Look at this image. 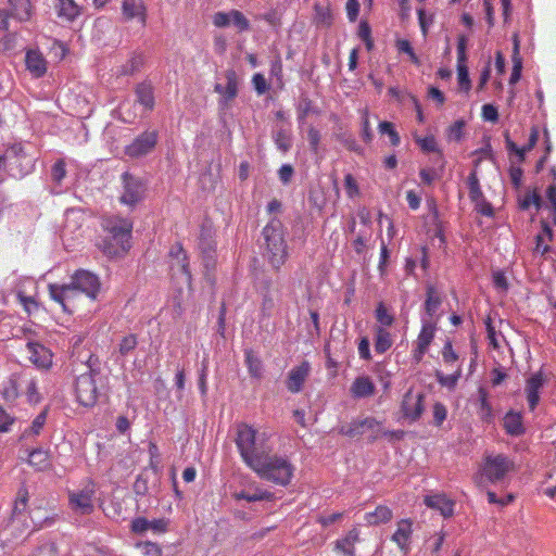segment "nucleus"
I'll return each mask as SVG.
<instances>
[{
  "label": "nucleus",
  "instance_id": "47",
  "mask_svg": "<svg viewBox=\"0 0 556 556\" xmlns=\"http://www.w3.org/2000/svg\"><path fill=\"white\" fill-rule=\"evenodd\" d=\"M144 64V56L141 53L135 54L130 58V60L125 64L122 73L124 75H132L138 72Z\"/></svg>",
  "mask_w": 556,
  "mask_h": 556
},
{
  "label": "nucleus",
  "instance_id": "36",
  "mask_svg": "<svg viewBox=\"0 0 556 556\" xmlns=\"http://www.w3.org/2000/svg\"><path fill=\"white\" fill-rule=\"evenodd\" d=\"M244 362L252 378H262L263 364L260 357L255 355L253 350L248 349L244 351Z\"/></svg>",
  "mask_w": 556,
  "mask_h": 556
},
{
  "label": "nucleus",
  "instance_id": "2",
  "mask_svg": "<svg viewBox=\"0 0 556 556\" xmlns=\"http://www.w3.org/2000/svg\"><path fill=\"white\" fill-rule=\"evenodd\" d=\"M262 235L265 241L264 257L275 270H279L289 256L282 223L278 218H271L263 228Z\"/></svg>",
  "mask_w": 556,
  "mask_h": 556
},
{
  "label": "nucleus",
  "instance_id": "5",
  "mask_svg": "<svg viewBox=\"0 0 556 556\" xmlns=\"http://www.w3.org/2000/svg\"><path fill=\"white\" fill-rule=\"evenodd\" d=\"M516 470L513 459L504 454L484 455L479 471L475 475V483L483 488L486 482H503L506 476Z\"/></svg>",
  "mask_w": 556,
  "mask_h": 556
},
{
  "label": "nucleus",
  "instance_id": "7",
  "mask_svg": "<svg viewBox=\"0 0 556 556\" xmlns=\"http://www.w3.org/2000/svg\"><path fill=\"white\" fill-rule=\"evenodd\" d=\"M121 179L123 191L119 195V202L130 207L136 206L144 198V182L141 178L129 173H124Z\"/></svg>",
  "mask_w": 556,
  "mask_h": 556
},
{
  "label": "nucleus",
  "instance_id": "33",
  "mask_svg": "<svg viewBox=\"0 0 556 556\" xmlns=\"http://www.w3.org/2000/svg\"><path fill=\"white\" fill-rule=\"evenodd\" d=\"M392 517L393 513L388 506L379 505L374 511L366 513L364 519L367 525L377 526L389 522Z\"/></svg>",
  "mask_w": 556,
  "mask_h": 556
},
{
  "label": "nucleus",
  "instance_id": "40",
  "mask_svg": "<svg viewBox=\"0 0 556 556\" xmlns=\"http://www.w3.org/2000/svg\"><path fill=\"white\" fill-rule=\"evenodd\" d=\"M462 377V366L456 365L454 371L451 375H444L442 371H435L437 381L448 389H454Z\"/></svg>",
  "mask_w": 556,
  "mask_h": 556
},
{
  "label": "nucleus",
  "instance_id": "6",
  "mask_svg": "<svg viewBox=\"0 0 556 556\" xmlns=\"http://www.w3.org/2000/svg\"><path fill=\"white\" fill-rule=\"evenodd\" d=\"M97 359L93 355L89 356L88 368L85 374L79 375L74 382V394L79 405L84 407H93L99 399V389L96 383L98 370L93 368Z\"/></svg>",
  "mask_w": 556,
  "mask_h": 556
},
{
  "label": "nucleus",
  "instance_id": "58",
  "mask_svg": "<svg viewBox=\"0 0 556 556\" xmlns=\"http://www.w3.org/2000/svg\"><path fill=\"white\" fill-rule=\"evenodd\" d=\"M51 176L54 182L61 184L66 176V168L64 160H58L51 169Z\"/></svg>",
  "mask_w": 556,
  "mask_h": 556
},
{
  "label": "nucleus",
  "instance_id": "54",
  "mask_svg": "<svg viewBox=\"0 0 556 556\" xmlns=\"http://www.w3.org/2000/svg\"><path fill=\"white\" fill-rule=\"evenodd\" d=\"M396 48L399 52L406 53L414 64L419 65L420 61L407 39L397 40Z\"/></svg>",
  "mask_w": 556,
  "mask_h": 556
},
{
  "label": "nucleus",
  "instance_id": "61",
  "mask_svg": "<svg viewBox=\"0 0 556 556\" xmlns=\"http://www.w3.org/2000/svg\"><path fill=\"white\" fill-rule=\"evenodd\" d=\"M14 422L15 418L0 405V432H9Z\"/></svg>",
  "mask_w": 556,
  "mask_h": 556
},
{
  "label": "nucleus",
  "instance_id": "35",
  "mask_svg": "<svg viewBox=\"0 0 556 556\" xmlns=\"http://www.w3.org/2000/svg\"><path fill=\"white\" fill-rule=\"evenodd\" d=\"M233 497L236 500H244L248 502L271 501L274 498V494L267 490L255 488L253 491L243 490L241 492H237L233 494Z\"/></svg>",
  "mask_w": 556,
  "mask_h": 556
},
{
  "label": "nucleus",
  "instance_id": "43",
  "mask_svg": "<svg viewBox=\"0 0 556 556\" xmlns=\"http://www.w3.org/2000/svg\"><path fill=\"white\" fill-rule=\"evenodd\" d=\"M479 396V415L483 421H490L492 419V407L488 401V392L485 389L480 388L478 390Z\"/></svg>",
  "mask_w": 556,
  "mask_h": 556
},
{
  "label": "nucleus",
  "instance_id": "64",
  "mask_svg": "<svg viewBox=\"0 0 556 556\" xmlns=\"http://www.w3.org/2000/svg\"><path fill=\"white\" fill-rule=\"evenodd\" d=\"M213 24L219 28L229 26L231 24V11L216 12L213 15Z\"/></svg>",
  "mask_w": 556,
  "mask_h": 556
},
{
  "label": "nucleus",
  "instance_id": "50",
  "mask_svg": "<svg viewBox=\"0 0 556 556\" xmlns=\"http://www.w3.org/2000/svg\"><path fill=\"white\" fill-rule=\"evenodd\" d=\"M16 296L20 304L23 306L27 314H30L34 309L38 308V303L36 300L30 295H26L23 290H17Z\"/></svg>",
  "mask_w": 556,
  "mask_h": 556
},
{
  "label": "nucleus",
  "instance_id": "8",
  "mask_svg": "<svg viewBox=\"0 0 556 556\" xmlns=\"http://www.w3.org/2000/svg\"><path fill=\"white\" fill-rule=\"evenodd\" d=\"M48 291L50 298L61 305L63 312L72 313L76 308L79 291L72 282L68 285L50 283Z\"/></svg>",
  "mask_w": 556,
  "mask_h": 556
},
{
  "label": "nucleus",
  "instance_id": "37",
  "mask_svg": "<svg viewBox=\"0 0 556 556\" xmlns=\"http://www.w3.org/2000/svg\"><path fill=\"white\" fill-rule=\"evenodd\" d=\"M442 303L441 296L432 285L427 286V298L425 301L426 314L431 318Z\"/></svg>",
  "mask_w": 556,
  "mask_h": 556
},
{
  "label": "nucleus",
  "instance_id": "41",
  "mask_svg": "<svg viewBox=\"0 0 556 556\" xmlns=\"http://www.w3.org/2000/svg\"><path fill=\"white\" fill-rule=\"evenodd\" d=\"M26 386L24 388L23 395L26 396V400L29 404H37L40 402L41 396L38 391L37 380L35 377L28 374L27 380L25 381Z\"/></svg>",
  "mask_w": 556,
  "mask_h": 556
},
{
  "label": "nucleus",
  "instance_id": "1",
  "mask_svg": "<svg viewBox=\"0 0 556 556\" xmlns=\"http://www.w3.org/2000/svg\"><path fill=\"white\" fill-rule=\"evenodd\" d=\"M250 468L262 480L279 486L289 485L295 470V467L287 456L273 454L271 450Z\"/></svg>",
  "mask_w": 556,
  "mask_h": 556
},
{
  "label": "nucleus",
  "instance_id": "27",
  "mask_svg": "<svg viewBox=\"0 0 556 556\" xmlns=\"http://www.w3.org/2000/svg\"><path fill=\"white\" fill-rule=\"evenodd\" d=\"M376 387L368 376H359L352 382L350 392L354 399L369 397L375 394Z\"/></svg>",
  "mask_w": 556,
  "mask_h": 556
},
{
  "label": "nucleus",
  "instance_id": "60",
  "mask_svg": "<svg viewBox=\"0 0 556 556\" xmlns=\"http://www.w3.org/2000/svg\"><path fill=\"white\" fill-rule=\"evenodd\" d=\"M467 38L464 35L457 38V65L466 64L467 62Z\"/></svg>",
  "mask_w": 556,
  "mask_h": 556
},
{
  "label": "nucleus",
  "instance_id": "14",
  "mask_svg": "<svg viewBox=\"0 0 556 556\" xmlns=\"http://www.w3.org/2000/svg\"><path fill=\"white\" fill-rule=\"evenodd\" d=\"M434 334L435 326L429 320H424L420 332L415 343V349L412 352V357L415 363L418 364L422 361L425 354L428 352L431 342L434 339Z\"/></svg>",
  "mask_w": 556,
  "mask_h": 556
},
{
  "label": "nucleus",
  "instance_id": "51",
  "mask_svg": "<svg viewBox=\"0 0 556 556\" xmlns=\"http://www.w3.org/2000/svg\"><path fill=\"white\" fill-rule=\"evenodd\" d=\"M59 551L54 542H46L38 546L29 556H58Z\"/></svg>",
  "mask_w": 556,
  "mask_h": 556
},
{
  "label": "nucleus",
  "instance_id": "24",
  "mask_svg": "<svg viewBox=\"0 0 556 556\" xmlns=\"http://www.w3.org/2000/svg\"><path fill=\"white\" fill-rule=\"evenodd\" d=\"M25 65L35 78H40L47 73V61L39 50H28L26 52Z\"/></svg>",
  "mask_w": 556,
  "mask_h": 556
},
{
  "label": "nucleus",
  "instance_id": "21",
  "mask_svg": "<svg viewBox=\"0 0 556 556\" xmlns=\"http://www.w3.org/2000/svg\"><path fill=\"white\" fill-rule=\"evenodd\" d=\"M359 534V529L353 527L344 536L334 542L333 552L341 556H356L355 545L361 541Z\"/></svg>",
  "mask_w": 556,
  "mask_h": 556
},
{
  "label": "nucleus",
  "instance_id": "48",
  "mask_svg": "<svg viewBox=\"0 0 556 556\" xmlns=\"http://www.w3.org/2000/svg\"><path fill=\"white\" fill-rule=\"evenodd\" d=\"M340 433L350 438L364 434L365 430L363 429V419L354 420L350 425L341 427Z\"/></svg>",
  "mask_w": 556,
  "mask_h": 556
},
{
  "label": "nucleus",
  "instance_id": "49",
  "mask_svg": "<svg viewBox=\"0 0 556 556\" xmlns=\"http://www.w3.org/2000/svg\"><path fill=\"white\" fill-rule=\"evenodd\" d=\"M376 319L384 327H389L393 324L394 317L390 314L383 303H379L376 308Z\"/></svg>",
  "mask_w": 556,
  "mask_h": 556
},
{
  "label": "nucleus",
  "instance_id": "52",
  "mask_svg": "<svg viewBox=\"0 0 556 556\" xmlns=\"http://www.w3.org/2000/svg\"><path fill=\"white\" fill-rule=\"evenodd\" d=\"M231 24H233L239 31H247L250 28L249 20L238 10H231Z\"/></svg>",
  "mask_w": 556,
  "mask_h": 556
},
{
  "label": "nucleus",
  "instance_id": "34",
  "mask_svg": "<svg viewBox=\"0 0 556 556\" xmlns=\"http://www.w3.org/2000/svg\"><path fill=\"white\" fill-rule=\"evenodd\" d=\"M504 429L510 435H520L525 432L522 416L519 413L508 412L504 417Z\"/></svg>",
  "mask_w": 556,
  "mask_h": 556
},
{
  "label": "nucleus",
  "instance_id": "29",
  "mask_svg": "<svg viewBox=\"0 0 556 556\" xmlns=\"http://www.w3.org/2000/svg\"><path fill=\"white\" fill-rule=\"evenodd\" d=\"M363 429L365 430V433H370V441H376L381 437L399 438L395 431L383 430L382 422L374 417H366L363 419Z\"/></svg>",
  "mask_w": 556,
  "mask_h": 556
},
{
  "label": "nucleus",
  "instance_id": "39",
  "mask_svg": "<svg viewBox=\"0 0 556 556\" xmlns=\"http://www.w3.org/2000/svg\"><path fill=\"white\" fill-rule=\"evenodd\" d=\"M392 338L388 330L383 327L376 329L375 351L379 354H383L392 346Z\"/></svg>",
  "mask_w": 556,
  "mask_h": 556
},
{
  "label": "nucleus",
  "instance_id": "44",
  "mask_svg": "<svg viewBox=\"0 0 556 556\" xmlns=\"http://www.w3.org/2000/svg\"><path fill=\"white\" fill-rule=\"evenodd\" d=\"M415 141L424 152H437L442 156V152L438 147L434 136L415 137Z\"/></svg>",
  "mask_w": 556,
  "mask_h": 556
},
{
  "label": "nucleus",
  "instance_id": "22",
  "mask_svg": "<svg viewBox=\"0 0 556 556\" xmlns=\"http://www.w3.org/2000/svg\"><path fill=\"white\" fill-rule=\"evenodd\" d=\"M544 378L542 372H535L526 381V396L530 410H534L540 402V390L543 388Z\"/></svg>",
  "mask_w": 556,
  "mask_h": 556
},
{
  "label": "nucleus",
  "instance_id": "10",
  "mask_svg": "<svg viewBox=\"0 0 556 556\" xmlns=\"http://www.w3.org/2000/svg\"><path fill=\"white\" fill-rule=\"evenodd\" d=\"M157 140L159 132L156 130H146L125 148V153L130 157H141L154 150Z\"/></svg>",
  "mask_w": 556,
  "mask_h": 556
},
{
  "label": "nucleus",
  "instance_id": "30",
  "mask_svg": "<svg viewBox=\"0 0 556 556\" xmlns=\"http://www.w3.org/2000/svg\"><path fill=\"white\" fill-rule=\"evenodd\" d=\"M54 8L58 16L67 22H73L80 14V9L74 0H55Z\"/></svg>",
  "mask_w": 556,
  "mask_h": 556
},
{
  "label": "nucleus",
  "instance_id": "12",
  "mask_svg": "<svg viewBox=\"0 0 556 556\" xmlns=\"http://www.w3.org/2000/svg\"><path fill=\"white\" fill-rule=\"evenodd\" d=\"M71 282L78 291L85 293L91 300H96L100 290L98 276L88 270L78 269L73 274Z\"/></svg>",
  "mask_w": 556,
  "mask_h": 556
},
{
  "label": "nucleus",
  "instance_id": "17",
  "mask_svg": "<svg viewBox=\"0 0 556 556\" xmlns=\"http://www.w3.org/2000/svg\"><path fill=\"white\" fill-rule=\"evenodd\" d=\"M26 351L29 361L40 369H49L53 363L52 352L38 342H27Z\"/></svg>",
  "mask_w": 556,
  "mask_h": 556
},
{
  "label": "nucleus",
  "instance_id": "45",
  "mask_svg": "<svg viewBox=\"0 0 556 556\" xmlns=\"http://www.w3.org/2000/svg\"><path fill=\"white\" fill-rule=\"evenodd\" d=\"M46 419H47V410H43L39 415L36 416V418L33 420L30 427L23 432L22 437L26 438L30 434L38 435L41 432V430L46 424Z\"/></svg>",
  "mask_w": 556,
  "mask_h": 556
},
{
  "label": "nucleus",
  "instance_id": "31",
  "mask_svg": "<svg viewBox=\"0 0 556 556\" xmlns=\"http://www.w3.org/2000/svg\"><path fill=\"white\" fill-rule=\"evenodd\" d=\"M27 463L37 471H45L51 468L49 452L36 448L28 454Z\"/></svg>",
  "mask_w": 556,
  "mask_h": 556
},
{
  "label": "nucleus",
  "instance_id": "46",
  "mask_svg": "<svg viewBox=\"0 0 556 556\" xmlns=\"http://www.w3.org/2000/svg\"><path fill=\"white\" fill-rule=\"evenodd\" d=\"M199 248L203 254V257L206 262V266L210 265V262H213L215 254V245L213 241L206 239L203 235L200 238Z\"/></svg>",
  "mask_w": 556,
  "mask_h": 556
},
{
  "label": "nucleus",
  "instance_id": "62",
  "mask_svg": "<svg viewBox=\"0 0 556 556\" xmlns=\"http://www.w3.org/2000/svg\"><path fill=\"white\" fill-rule=\"evenodd\" d=\"M28 502V492L25 488H22L17 492V496L14 503V513H22L25 510Z\"/></svg>",
  "mask_w": 556,
  "mask_h": 556
},
{
  "label": "nucleus",
  "instance_id": "20",
  "mask_svg": "<svg viewBox=\"0 0 556 556\" xmlns=\"http://www.w3.org/2000/svg\"><path fill=\"white\" fill-rule=\"evenodd\" d=\"M311 372V364L303 361L299 366L293 367L287 376L286 387L291 393H299Z\"/></svg>",
  "mask_w": 556,
  "mask_h": 556
},
{
  "label": "nucleus",
  "instance_id": "42",
  "mask_svg": "<svg viewBox=\"0 0 556 556\" xmlns=\"http://www.w3.org/2000/svg\"><path fill=\"white\" fill-rule=\"evenodd\" d=\"M468 188H469V198L472 202H480L483 200V192L480 188L479 179L476 172L469 174L467 179Z\"/></svg>",
  "mask_w": 556,
  "mask_h": 556
},
{
  "label": "nucleus",
  "instance_id": "32",
  "mask_svg": "<svg viewBox=\"0 0 556 556\" xmlns=\"http://www.w3.org/2000/svg\"><path fill=\"white\" fill-rule=\"evenodd\" d=\"M553 240V230L551 226L542 222V229L535 236L534 253L545 255L549 251V242Z\"/></svg>",
  "mask_w": 556,
  "mask_h": 556
},
{
  "label": "nucleus",
  "instance_id": "18",
  "mask_svg": "<svg viewBox=\"0 0 556 556\" xmlns=\"http://www.w3.org/2000/svg\"><path fill=\"white\" fill-rule=\"evenodd\" d=\"M413 535V520L404 518L397 521L396 530L391 536V541L396 544L403 554H408L410 551V542Z\"/></svg>",
  "mask_w": 556,
  "mask_h": 556
},
{
  "label": "nucleus",
  "instance_id": "13",
  "mask_svg": "<svg viewBox=\"0 0 556 556\" xmlns=\"http://www.w3.org/2000/svg\"><path fill=\"white\" fill-rule=\"evenodd\" d=\"M27 376V372H15L2 382L0 393L7 402H14L23 395Z\"/></svg>",
  "mask_w": 556,
  "mask_h": 556
},
{
  "label": "nucleus",
  "instance_id": "15",
  "mask_svg": "<svg viewBox=\"0 0 556 556\" xmlns=\"http://www.w3.org/2000/svg\"><path fill=\"white\" fill-rule=\"evenodd\" d=\"M170 261V270L174 274L180 273L185 276V281L187 285H191V271L189 268V261L186 251L184 250L181 243H175L169 250Z\"/></svg>",
  "mask_w": 556,
  "mask_h": 556
},
{
  "label": "nucleus",
  "instance_id": "59",
  "mask_svg": "<svg viewBox=\"0 0 556 556\" xmlns=\"http://www.w3.org/2000/svg\"><path fill=\"white\" fill-rule=\"evenodd\" d=\"M344 188L349 198H355L359 194L358 185L352 174L344 176Z\"/></svg>",
  "mask_w": 556,
  "mask_h": 556
},
{
  "label": "nucleus",
  "instance_id": "25",
  "mask_svg": "<svg viewBox=\"0 0 556 556\" xmlns=\"http://www.w3.org/2000/svg\"><path fill=\"white\" fill-rule=\"evenodd\" d=\"M136 102L147 111H152L155 105L154 88L150 81L139 83L135 88Z\"/></svg>",
  "mask_w": 556,
  "mask_h": 556
},
{
  "label": "nucleus",
  "instance_id": "23",
  "mask_svg": "<svg viewBox=\"0 0 556 556\" xmlns=\"http://www.w3.org/2000/svg\"><path fill=\"white\" fill-rule=\"evenodd\" d=\"M122 14L126 21L137 18L146 25L147 8L143 0H122Z\"/></svg>",
  "mask_w": 556,
  "mask_h": 556
},
{
  "label": "nucleus",
  "instance_id": "16",
  "mask_svg": "<svg viewBox=\"0 0 556 556\" xmlns=\"http://www.w3.org/2000/svg\"><path fill=\"white\" fill-rule=\"evenodd\" d=\"M226 86L222 84H216L214 86V91L220 94L222 99L219 101L222 106H228L229 103L238 96V76L235 70H227L225 72Z\"/></svg>",
  "mask_w": 556,
  "mask_h": 556
},
{
  "label": "nucleus",
  "instance_id": "53",
  "mask_svg": "<svg viewBox=\"0 0 556 556\" xmlns=\"http://www.w3.org/2000/svg\"><path fill=\"white\" fill-rule=\"evenodd\" d=\"M379 130L381 134H387L390 137L391 144L396 147L400 144V136L394 129V126L390 122H382L379 124Z\"/></svg>",
  "mask_w": 556,
  "mask_h": 556
},
{
  "label": "nucleus",
  "instance_id": "55",
  "mask_svg": "<svg viewBox=\"0 0 556 556\" xmlns=\"http://www.w3.org/2000/svg\"><path fill=\"white\" fill-rule=\"evenodd\" d=\"M442 358L444 364L453 366L458 361V354L454 351L452 342L446 341L442 349Z\"/></svg>",
  "mask_w": 556,
  "mask_h": 556
},
{
  "label": "nucleus",
  "instance_id": "56",
  "mask_svg": "<svg viewBox=\"0 0 556 556\" xmlns=\"http://www.w3.org/2000/svg\"><path fill=\"white\" fill-rule=\"evenodd\" d=\"M457 78L462 89L469 91L471 88V81L469 78L467 64L457 65Z\"/></svg>",
  "mask_w": 556,
  "mask_h": 556
},
{
  "label": "nucleus",
  "instance_id": "19",
  "mask_svg": "<svg viewBox=\"0 0 556 556\" xmlns=\"http://www.w3.org/2000/svg\"><path fill=\"white\" fill-rule=\"evenodd\" d=\"M71 508L80 515H89L93 511V490L84 489L71 492L68 496Z\"/></svg>",
  "mask_w": 556,
  "mask_h": 556
},
{
  "label": "nucleus",
  "instance_id": "26",
  "mask_svg": "<svg viewBox=\"0 0 556 556\" xmlns=\"http://www.w3.org/2000/svg\"><path fill=\"white\" fill-rule=\"evenodd\" d=\"M424 503L430 508L438 509L445 518L451 517L454 513V502L444 494L427 495Z\"/></svg>",
  "mask_w": 556,
  "mask_h": 556
},
{
  "label": "nucleus",
  "instance_id": "3",
  "mask_svg": "<svg viewBox=\"0 0 556 556\" xmlns=\"http://www.w3.org/2000/svg\"><path fill=\"white\" fill-rule=\"evenodd\" d=\"M235 442L242 460L249 468L271 450L265 435L258 434L253 427L247 424L238 425Z\"/></svg>",
  "mask_w": 556,
  "mask_h": 556
},
{
  "label": "nucleus",
  "instance_id": "63",
  "mask_svg": "<svg viewBox=\"0 0 556 556\" xmlns=\"http://www.w3.org/2000/svg\"><path fill=\"white\" fill-rule=\"evenodd\" d=\"M447 410L444 404L437 402L433 405V421L435 426H441L446 419Z\"/></svg>",
  "mask_w": 556,
  "mask_h": 556
},
{
  "label": "nucleus",
  "instance_id": "38",
  "mask_svg": "<svg viewBox=\"0 0 556 556\" xmlns=\"http://www.w3.org/2000/svg\"><path fill=\"white\" fill-rule=\"evenodd\" d=\"M314 11V23L317 26L329 27L332 24V13L329 5L316 3Z\"/></svg>",
  "mask_w": 556,
  "mask_h": 556
},
{
  "label": "nucleus",
  "instance_id": "9",
  "mask_svg": "<svg viewBox=\"0 0 556 556\" xmlns=\"http://www.w3.org/2000/svg\"><path fill=\"white\" fill-rule=\"evenodd\" d=\"M7 160L8 165L10 166L11 170H14L16 168V173L14 175H25L30 172L33 168V161L34 159L29 156L26 152L24 147L21 143H14L10 146L3 155Z\"/></svg>",
  "mask_w": 556,
  "mask_h": 556
},
{
  "label": "nucleus",
  "instance_id": "57",
  "mask_svg": "<svg viewBox=\"0 0 556 556\" xmlns=\"http://www.w3.org/2000/svg\"><path fill=\"white\" fill-rule=\"evenodd\" d=\"M138 344L136 334H128L124 337L119 343L118 351L122 355H127L134 351Z\"/></svg>",
  "mask_w": 556,
  "mask_h": 556
},
{
  "label": "nucleus",
  "instance_id": "4",
  "mask_svg": "<svg viewBox=\"0 0 556 556\" xmlns=\"http://www.w3.org/2000/svg\"><path fill=\"white\" fill-rule=\"evenodd\" d=\"M103 229L110 235V241L103 250L111 256L126 253L130 249L132 222L128 218L109 216L102 219Z\"/></svg>",
  "mask_w": 556,
  "mask_h": 556
},
{
  "label": "nucleus",
  "instance_id": "11",
  "mask_svg": "<svg viewBox=\"0 0 556 556\" xmlns=\"http://www.w3.org/2000/svg\"><path fill=\"white\" fill-rule=\"evenodd\" d=\"M425 394L421 392H414L409 389L403 396L401 403V412L403 417L410 422L419 420L425 410Z\"/></svg>",
  "mask_w": 556,
  "mask_h": 556
},
{
  "label": "nucleus",
  "instance_id": "28",
  "mask_svg": "<svg viewBox=\"0 0 556 556\" xmlns=\"http://www.w3.org/2000/svg\"><path fill=\"white\" fill-rule=\"evenodd\" d=\"M11 17L18 22H27L34 14V7L30 0H8Z\"/></svg>",
  "mask_w": 556,
  "mask_h": 556
}]
</instances>
